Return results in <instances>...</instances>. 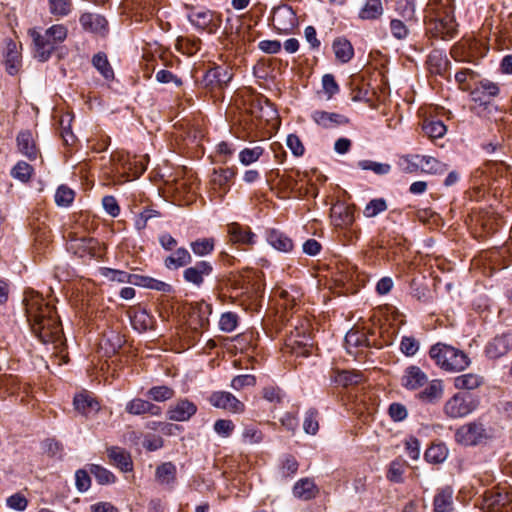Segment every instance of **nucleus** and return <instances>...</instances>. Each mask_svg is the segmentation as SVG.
<instances>
[{"label":"nucleus","instance_id":"1","mask_svg":"<svg viewBox=\"0 0 512 512\" xmlns=\"http://www.w3.org/2000/svg\"><path fill=\"white\" fill-rule=\"evenodd\" d=\"M32 332L44 343L62 344V325L53 306L35 291L25 292L23 299Z\"/></svg>","mask_w":512,"mask_h":512},{"label":"nucleus","instance_id":"2","mask_svg":"<svg viewBox=\"0 0 512 512\" xmlns=\"http://www.w3.org/2000/svg\"><path fill=\"white\" fill-rule=\"evenodd\" d=\"M427 30L437 38H453L457 31L453 0H430Z\"/></svg>","mask_w":512,"mask_h":512},{"label":"nucleus","instance_id":"3","mask_svg":"<svg viewBox=\"0 0 512 512\" xmlns=\"http://www.w3.org/2000/svg\"><path fill=\"white\" fill-rule=\"evenodd\" d=\"M28 35L32 39L34 57L40 62H46L57 46L65 41L68 29L65 25L55 24L49 27L44 34L36 28H31L28 30Z\"/></svg>","mask_w":512,"mask_h":512},{"label":"nucleus","instance_id":"4","mask_svg":"<svg viewBox=\"0 0 512 512\" xmlns=\"http://www.w3.org/2000/svg\"><path fill=\"white\" fill-rule=\"evenodd\" d=\"M435 364L447 372H459L465 370L471 363L468 355L453 346L436 343L429 351Z\"/></svg>","mask_w":512,"mask_h":512},{"label":"nucleus","instance_id":"5","mask_svg":"<svg viewBox=\"0 0 512 512\" xmlns=\"http://www.w3.org/2000/svg\"><path fill=\"white\" fill-rule=\"evenodd\" d=\"M489 439V433L484 424L472 421L460 426L455 432V441L463 446H477Z\"/></svg>","mask_w":512,"mask_h":512},{"label":"nucleus","instance_id":"6","mask_svg":"<svg viewBox=\"0 0 512 512\" xmlns=\"http://www.w3.org/2000/svg\"><path fill=\"white\" fill-rule=\"evenodd\" d=\"M478 407V400L465 393H456L449 398L443 407L445 415L452 419L463 418Z\"/></svg>","mask_w":512,"mask_h":512},{"label":"nucleus","instance_id":"7","mask_svg":"<svg viewBox=\"0 0 512 512\" xmlns=\"http://www.w3.org/2000/svg\"><path fill=\"white\" fill-rule=\"evenodd\" d=\"M188 19L197 29L207 31L210 34L216 33L222 24L221 14L206 9L191 10Z\"/></svg>","mask_w":512,"mask_h":512},{"label":"nucleus","instance_id":"8","mask_svg":"<svg viewBox=\"0 0 512 512\" xmlns=\"http://www.w3.org/2000/svg\"><path fill=\"white\" fill-rule=\"evenodd\" d=\"M272 23L279 33L288 34L297 25L296 13L288 5L278 6L273 10Z\"/></svg>","mask_w":512,"mask_h":512},{"label":"nucleus","instance_id":"9","mask_svg":"<svg viewBox=\"0 0 512 512\" xmlns=\"http://www.w3.org/2000/svg\"><path fill=\"white\" fill-rule=\"evenodd\" d=\"M484 504L491 512H512V497L504 489L487 491Z\"/></svg>","mask_w":512,"mask_h":512},{"label":"nucleus","instance_id":"10","mask_svg":"<svg viewBox=\"0 0 512 512\" xmlns=\"http://www.w3.org/2000/svg\"><path fill=\"white\" fill-rule=\"evenodd\" d=\"M209 403L215 408L231 413H242L245 409V405L240 400L226 391L213 392L209 397Z\"/></svg>","mask_w":512,"mask_h":512},{"label":"nucleus","instance_id":"11","mask_svg":"<svg viewBox=\"0 0 512 512\" xmlns=\"http://www.w3.org/2000/svg\"><path fill=\"white\" fill-rule=\"evenodd\" d=\"M355 205L338 202L331 208L330 217L335 227L346 229L353 225L355 221Z\"/></svg>","mask_w":512,"mask_h":512},{"label":"nucleus","instance_id":"12","mask_svg":"<svg viewBox=\"0 0 512 512\" xmlns=\"http://www.w3.org/2000/svg\"><path fill=\"white\" fill-rule=\"evenodd\" d=\"M512 350V333L497 335L485 347V354L490 359H499Z\"/></svg>","mask_w":512,"mask_h":512},{"label":"nucleus","instance_id":"13","mask_svg":"<svg viewBox=\"0 0 512 512\" xmlns=\"http://www.w3.org/2000/svg\"><path fill=\"white\" fill-rule=\"evenodd\" d=\"M213 266L208 261H199L195 265L187 267L183 271V279L196 287H200L204 283L205 277L211 275Z\"/></svg>","mask_w":512,"mask_h":512},{"label":"nucleus","instance_id":"14","mask_svg":"<svg viewBox=\"0 0 512 512\" xmlns=\"http://www.w3.org/2000/svg\"><path fill=\"white\" fill-rule=\"evenodd\" d=\"M227 233L232 244L252 246L256 242V235L248 226H242L233 222L228 224Z\"/></svg>","mask_w":512,"mask_h":512},{"label":"nucleus","instance_id":"15","mask_svg":"<svg viewBox=\"0 0 512 512\" xmlns=\"http://www.w3.org/2000/svg\"><path fill=\"white\" fill-rule=\"evenodd\" d=\"M311 118L318 126L325 129H333L349 123V119L345 115L322 110L313 111Z\"/></svg>","mask_w":512,"mask_h":512},{"label":"nucleus","instance_id":"16","mask_svg":"<svg viewBox=\"0 0 512 512\" xmlns=\"http://www.w3.org/2000/svg\"><path fill=\"white\" fill-rule=\"evenodd\" d=\"M18 44L8 39L4 51V63L8 74L16 75L22 66V56Z\"/></svg>","mask_w":512,"mask_h":512},{"label":"nucleus","instance_id":"17","mask_svg":"<svg viewBox=\"0 0 512 512\" xmlns=\"http://www.w3.org/2000/svg\"><path fill=\"white\" fill-rule=\"evenodd\" d=\"M197 412V406L188 399H180L170 405L167 414L173 421H187Z\"/></svg>","mask_w":512,"mask_h":512},{"label":"nucleus","instance_id":"18","mask_svg":"<svg viewBox=\"0 0 512 512\" xmlns=\"http://www.w3.org/2000/svg\"><path fill=\"white\" fill-rule=\"evenodd\" d=\"M428 383L427 375L418 366H409L401 378V384L408 390H417Z\"/></svg>","mask_w":512,"mask_h":512},{"label":"nucleus","instance_id":"19","mask_svg":"<svg viewBox=\"0 0 512 512\" xmlns=\"http://www.w3.org/2000/svg\"><path fill=\"white\" fill-rule=\"evenodd\" d=\"M107 456L110 463L119 468L122 472H130L133 470L131 455L124 448L111 446L107 448Z\"/></svg>","mask_w":512,"mask_h":512},{"label":"nucleus","instance_id":"20","mask_svg":"<svg viewBox=\"0 0 512 512\" xmlns=\"http://www.w3.org/2000/svg\"><path fill=\"white\" fill-rule=\"evenodd\" d=\"M444 394V384L442 380L434 379L417 394V398L426 404H435L439 402Z\"/></svg>","mask_w":512,"mask_h":512},{"label":"nucleus","instance_id":"21","mask_svg":"<svg viewBox=\"0 0 512 512\" xmlns=\"http://www.w3.org/2000/svg\"><path fill=\"white\" fill-rule=\"evenodd\" d=\"M499 94V87L496 83L489 80L480 81L479 85L472 91V97L475 102L486 105L493 97Z\"/></svg>","mask_w":512,"mask_h":512},{"label":"nucleus","instance_id":"22","mask_svg":"<svg viewBox=\"0 0 512 512\" xmlns=\"http://www.w3.org/2000/svg\"><path fill=\"white\" fill-rule=\"evenodd\" d=\"M125 411L131 415L149 414L152 416H158L161 414V408L159 406L141 398H134L130 400L126 404Z\"/></svg>","mask_w":512,"mask_h":512},{"label":"nucleus","instance_id":"23","mask_svg":"<svg viewBox=\"0 0 512 512\" xmlns=\"http://www.w3.org/2000/svg\"><path fill=\"white\" fill-rule=\"evenodd\" d=\"M17 147L21 154L29 160H35L39 155L32 133L28 130L21 131L17 136Z\"/></svg>","mask_w":512,"mask_h":512},{"label":"nucleus","instance_id":"24","mask_svg":"<svg viewBox=\"0 0 512 512\" xmlns=\"http://www.w3.org/2000/svg\"><path fill=\"white\" fill-rule=\"evenodd\" d=\"M319 489L313 479L302 478L293 486V495L301 500H311L317 496Z\"/></svg>","mask_w":512,"mask_h":512},{"label":"nucleus","instance_id":"25","mask_svg":"<svg viewBox=\"0 0 512 512\" xmlns=\"http://www.w3.org/2000/svg\"><path fill=\"white\" fill-rule=\"evenodd\" d=\"M82 27L94 33H104L107 30L108 22L104 16L93 13H84L80 17Z\"/></svg>","mask_w":512,"mask_h":512},{"label":"nucleus","instance_id":"26","mask_svg":"<svg viewBox=\"0 0 512 512\" xmlns=\"http://www.w3.org/2000/svg\"><path fill=\"white\" fill-rule=\"evenodd\" d=\"M176 474V466L172 462H164L156 468L155 479L160 485L173 487Z\"/></svg>","mask_w":512,"mask_h":512},{"label":"nucleus","instance_id":"27","mask_svg":"<svg viewBox=\"0 0 512 512\" xmlns=\"http://www.w3.org/2000/svg\"><path fill=\"white\" fill-rule=\"evenodd\" d=\"M191 261L192 256L190 252L186 248L180 247L174 253L164 259V265L167 269L175 270L181 267H185L186 265L190 264Z\"/></svg>","mask_w":512,"mask_h":512},{"label":"nucleus","instance_id":"28","mask_svg":"<svg viewBox=\"0 0 512 512\" xmlns=\"http://www.w3.org/2000/svg\"><path fill=\"white\" fill-rule=\"evenodd\" d=\"M453 493V489L448 486L440 489L434 497V512H451L453 510Z\"/></svg>","mask_w":512,"mask_h":512},{"label":"nucleus","instance_id":"29","mask_svg":"<svg viewBox=\"0 0 512 512\" xmlns=\"http://www.w3.org/2000/svg\"><path fill=\"white\" fill-rule=\"evenodd\" d=\"M453 383L456 389L474 390L484 384V377L477 373H466L455 377Z\"/></svg>","mask_w":512,"mask_h":512},{"label":"nucleus","instance_id":"30","mask_svg":"<svg viewBox=\"0 0 512 512\" xmlns=\"http://www.w3.org/2000/svg\"><path fill=\"white\" fill-rule=\"evenodd\" d=\"M232 79V73L228 67L215 66L206 72L205 80L209 84L218 86L226 85Z\"/></svg>","mask_w":512,"mask_h":512},{"label":"nucleus","instance_id":"31","mask_svg":"<svg viewBox=\"0 0 512 512\" xmlns=\"http://www.w3.org/2000/svg\"><path fill=\"white\" fill-rule=\"evenodd\" d=\"M267 241L272 247L281 252H290L293 249L292 240L278 230H271L268 233Z\"/></svg>","mask_w":512,"mask_h":512},{"label":"nucleus","instance_id":"32","mask_svg":"<svg viewBox=\"0 0 512 512\" xmlns=\"http://www.w3.org/2000/svg\"><path fill=\"white\" fill-rule=\"evenodd\" d=\"M73 403L75 409L84 415L95 413L100 409L99 403L86 394L76 395Z\"/></svg>","mask_w":512,"mask_h":512},{"label":"nucleus","instance_id":"33","mask_svg":"<svg viewBox=\"0 0 512 512\" xmlns=\"http://www.w3.org/2000/svg\"><path fill=\"white\" fill-rule=\"evenodd\" d=\"M384 11L381 0H366L364 6L359 12V18L362 20H374L382 16Z\"/></svg>","mask_w":512,"mask_h":512},{"label":"nucleus","instance_id":"34","mask_svg":"<svg viewBox=\"0 0 512 512\" xmlns=\"http://www.w3.org/2000/svg\"><path fill=\"white\" fill-rule=\"evenodd\" d=\"M333 50L336 58L342 63H347L354 55L351 43L345 38H337L334 40Z\"/></svg>","mask_w":512,"mask_h":512},{"label":"nucleus","instance_id":"35","mask_svg":"<svg viewBox=\"0 0 512 512\" xmlns=\"http://www.w3.org/2000/svg\"><path fill=\"white\" fill-rule=\"evenodd\" d=\"M345 344L349 353H352V348L370 346V342L366 334L357 329H351L347 332L345 336Z\"/></svg>","mask_w":512,"mask_h":512},{"label":"nucleus","instance_id":"36","mask_svg":"<svg viewBox=\"0 0 512 512\" xmlns=\"http://www.w3.org/2000/svg\"><path fill=\"white\" fill-rule=\"evenodd\" d=\"M235 175V168H220L218 170H214L211 182L226 192L229 182L235 177Z\"/></svg>","mask_w":512,"mask_h":512},{"label":"nucleus","instance_id":"37","mask_svg":"<svg viewBox=\"0 0 512 512\" xmlns=\"http://www.w3.org/2000/svg\"><path fill=\"white\" fill-rule=\"evenodd\" d=\"M92 64L106 80L114 78V71L105 53L95 54L92 58Z\"/></svg>","mask_w":512,"mask_h":512},{"label":"nucleus","instance_id":"38","mask_svg":"<svg viewBox=\"0 0 512 512\" xmlns=\"http://www.w3.org/2000/svg\"><path fill=\"white\" fill-rule=\"evenodd\" d=\"M422 130L430 139H438L445 135L447 128L440 120H425Z\"/></svg>","mask_w":512,"mask_h":512},{"label":"nucleus","instance_id":"39","mask_svg":"<svg viewBox=\"0 0 512 512\" xmlns=\"http://www.w3.org/2000/svg\"><path fill=\"white\" fill-rule=\"evenodd\" d=\"M214 247V238H199L190 243V248L192 252L199 257L211 254L214 250Z\"/></svg>","mask_w":512,"mask_h":512},{"label":"nucleus","instance_id":"40","mask_svg":"<svg viewBox=\"0 0 512 512\" xmlns=\"http://www.w3.org/2000/svg\"><path fill=\"white\" fill-rule=\"evenodd\" d=\"M412 159L419 161L422 171L431 174L441 173L445 167L444 164L431 156L414 155Z\"/></svg>","mask_w":512,"mask_h":512},{"label":"nucleus","instance_id":"41","mask_svg":"<svg viewBox=\"0 0 512 512\" xmlns=\"http://www.w3.org/2000/svg\"><path fill=\"white\" fill-rule=\"evenodd\" d=\"M73 241L78 242V251H76V253H79L80 257L85 255L95 257L98 255L99 242L96 239L83 237L80 239H74Z\"/></svg>","mask_w":512,"mask_h":512},{"label":"nucleus","instance_id":"42","mask_svg":"<svg viewBox=\"0 0 512 512\" xmlns=\"http://www.w3.org/2000/svg\"><path fill=\"white\" fill-rule=\"evenodd\" d=\"M102 274L109 278L112 281H117L121 283H132V284H138V275L130 274L125 271L111 269V268H104Z\"/></svg>","mask_w":512,"mask_h":512},{"label":"nucleus","instance_id":"43","mask_svg":"<svg viewBox=\"0 0 512 512\" xmlns=\"http://www.w3.org/2000/svg\"><path fill=\"white\" fill-rule=\"evenodd\" d=\"M425 459L429 463H442L448 456V450L443 444H433L425 452Z\"/></svg>","mask_w":512,"mask_h":512},{"label":"nucleus","instance_id":"44","mask_svg":"<svg viewBox=\"0 0 512 512\" xmlns=\"http://www.w3.org/2000/svg\"><path fill=\"white\" fill-rule=\"evenodd\" d=\"M89 471L101 485L112 484L116 480V477L111 471L100 465L91 464Z\"/></svg>","mask_w":512,"mask_h":512},{"label":"nucleus","instance_id":"45","mask_svg":"<svg viewBox=\"0 0 512 512\" xmlns=\"http://www.w3.org/2000/svg\"><path fill=\"white\" fill-rule=\"evenodd\" d=\"M174 394V390L171 387L165 385L153 386L147 392V396L156 402H164L169 400L174 397Z\"/></svg>","mask_w":512,"mask_h":512},{"label":"nucleus","instance_id":"46","mask_svg":"<svg viewBox=\"0 0 512 512\" xmlns=\"http://www.w3.org/2000/svg\"><path fill=\"white\" fill-rule=\"evenodd\" d=\"M388 208L387 202L384 198H375L370 200L364 210L363 214L367 218H373L379 215L380 213L386 211Z\"/></svg>","mask_w":512,"mask_h":512},{"label":"nucleus","instance_id":"47","mask_svg":"<svg viewBox=\"0 0 512 512\" xmlns=\"http://www.w3.org/2000/svg\"><path fill=\"white\" fill-rule=\"evenodd\" d=\"M264 148L261 146H255L252 148H244L239 153V161L241 164L248 166L255 163L263 155Z\"/></svg>","mask_w":512,"mask_h":512},{"label":"nucleus","instance_id":"48","mask_svg":"<svg viewBox=\"0 0 512 512\" xmlns=\"http://www.w3.org/2000/svg\"><path fill=\"white\" fill-rule=\"evenodd\" d=\"M447 62L446 56L438 50L432 51L428 57L431 72L435 74H441L445 70Z\"/></svg>","mask_w":512,"mask_h":512},{"label":"nucleus","instance_id":"49","mask_svg":"<svg viewBox=\"0 0 512 512\" xmlns=\"http://www.w3.org/2000/svg\"><path fill=\"white\" fill-rule=\"evenodd\" d=\"M362 374L351 371H341L338 372L335 376V383L341 385L343 387H347L350 385H356L362 381Z\"/></svg>","mask_w":512,"mask_h":512},{"label":"nucleus","instance_id":"50","mask_svg":"<svg viewBox=\"0 0 512 512\" xmlns=\"http://www.w3.org/2000/svg\"><path fill=\"white\" fill-rule=\"evenodd\" d=\"M318 411L316 409H309L303 421V429L307 434L315 435L319 430Z\"/></svg>","mask_w":512,"mask_h":512},{"label":"nucleus","instance_id":"51","mask_svg":"<svg viewBox=\"0 0 512 512\" xmlns=\"http://www.w3.org/2000/svg\"><path fill=\"white\" fill-rule=\"evenodd\" d=\"M137 285H142L144 287L161 291L164 293H169L172 290L170 284L151 277L139 276Z\"/></svg>","mask_w":512,"mask_h":512},{"label":"nucleus","instance_id":"52","mask_svg":"<svg viewBox=\"0 0 512 512\" xmlns=\"http://www.w3.org/2000/svg\"><path fill=\"white\" fill-rule=\"evenodd\" d=\"M396 11L405 21H411L415 17V3L413 0H398Z\"/></svg>","mask_w":512,"mask_h":512},{"label":"nucleus","instance_id":"53","mask_svg":"<svg viewBox=\"0 0 512 512\" xmlns=\"http://www.w3.org/2000/svg\"><path fill=\"white\" fill-rule=\"evenodd\" d=\"M33 168L30 164L24 161H19L11 170V175L15 179H19L22 182H27L32 175Z\"/></svg>","mask_w":512,"mask_h":512},{"label":"nucleus","instance_id":"54","mask_svg":"<svg viewBox=\"0 0 512 512\" xmlns=\"http://www.w3.org/2000/svg\"><path fill=\"white\" fill-rule=\"evenodd\" d=\"M75 197V193L72 189L65 185L58 187L55 194V202L58 206L67 207L69 206Z\"/></svg>","mask_w":512,"mask_h":512},{"label":"nucleus","instance_id":"55","mask_svg":"<svg viewBox=\"0 0 512 512\" xmlns=\"http://www.w3.org/2000/svg\"><path fill=\"white\" fill-rule=\"evenodd\" d=\"M49 1V10L51 14L56 16H66L71 11V1L70 0H48Z\"/></svg>","mask_w":512,"mask_h":512},{"label":"nucleus","instance_id":"56","mask_svg":"<svg viewBox=\"0 0 512 512\" xmlns=\"http://www.w3.org/2000/svg\"><path fill=\"white\" fill-rule=\"evenodd\" d=\"M358 166L363 170H371L378 175H385L391 170V166L389 164L374 162L370 160H362L358 163Z\"/></svg>","mask_w":512,"mask_h":512},{"label":"nucleus","instance_id":"57","mask_svg":"<svg viewBox=\"0 0 512 512\" xmlns=\"http://www.w3.org/2000/svg\"><path fill=\"white\" fill-rule=\"evenodd\" d=\"M238 316L233 312L223 313L220 317L219 327L224 332H232L237 327Z\"/></svg>","mask_w":512,"mask_h":512},{"label":"nucleus","instance_id":"58","mask_svg":"<svg viewBox=\"0 0 512 512\" xmlns=\"http://www.w3.org/2000/svg\"><path fill=\"white\" fill-rule=\"evenodd\" d=\"M388 414L394 422H401L408 416V411L405 405L394 402L389 405Z\"/></svg>","mask_w":512,"mask_h":512},{"label":"nucleus","instance_id":"59","mask_svg":"<svg viewBox=\"0 0 512 512\" xmlns=\"http://www.w3.org/2000/svg\"><path fill=\"white\" fill-rule=\"evenodd\" d=\"M299 464L296 458L292 455H287L284 457L281 465V473L282 476L288 478L294 475L298 471Z\"/></svg>","mask_w":512,"mask_h":512},{"label":"nucleus","instance_id":"60","mask_svg":"<svg viewBox=\"0 0 512 512\" xmlns=\"http://www.w3.org/2000/svg\"><path fill=\"white\" fill-rule=\"evenodd\" d=\"M390 31L394 38L398 40L405 39L409 34L407 25L399 19H392L390 22Z\"/></svg>","mask_w":512,"mask_h":512},{"label":"nucleus","instance_id":"61","mask_svg":"<svg viewBox=\"0 0 512 512\" xmlns=\"http://www.w3.org/2000/svg\"><path fill=\"white\" fill-rule=\"evenodd\" d=\"M322 87L327 95V99H331L335 94L339 92V86L332 74H325L322 77Z\"/></svg>","mask_w":512,"mask_h":512},{"label":"nucleus","instance_id":"62","mask_svg":"<svg viewBox=\"0 0 512 512\" xmlns=\"http://www.w3.org/2000/svg\"><path fill=\"white\" fill-rule=\"evenodd\" d=\"M419 349V342L410 336H404L400 343V350L406 356H413Z\"/></svg>","mask_w":512,"mask_h":512},{"label":"nucleus","instance_id":"63","mask_svg":"<svg viewBox=\"0 0 512 512\" xmlns=\"http://www.w3.org/2000/svg\"><path fill=\"white\" fill-rule=\"evenodd\" d=\"M7 506L16 511H24L28 505V500L21 493H15L7 498Z\"/></svg>","mask_w":512,"mask_h":512},{"label":"nucleus","instance_id":"64","mask_svg":"<svg viewBox=\"0 0 512 512\" xmlns=\"http://www.w3.org/2000/svg\"><path fill=\"white\" fill-rule=\"evenodd\" d=\"M234 428V423L229 419H219L214 424L215 432L222 437H229Z\"/></svg>","mask_w":512,"mask_h":512}]
</instances>
